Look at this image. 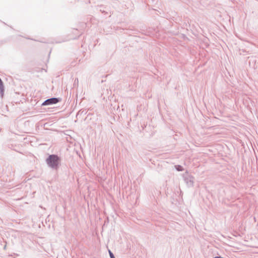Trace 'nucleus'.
Instances as JSON below:
<instances>
[{
	"label": "nucleus",
	"mask_w": 258,
	"mask_h": 258,
	"mask_svg": "<svg viewBox=\"0 0 258 258\" xmlns=\"http://www.w3.org/2000/svg\"><path fill=\"white\" fill-rule=\"evenodd\" d=\"M47 163L51 167L56 168L59 163V158L56 155H50L47 159Z\"/></svg>",
	"instance_id": "f257e3e1"
},
{
	"label": "nucleus",
	"mask_w": 258,
	"mask_h": 258,
	"mask_svg": "<svg viewBox=\"0 0 258 258\" xmlns=\"http://www.w3.org/2000/svg\"><path fill=\"white\" fill-rule=\"evenodd\" d=\"M59 100L56 98H52L48 99L45 101L43 103V105H48L50 104H56L58 102Z\"/></svg>",
	"instance_id": "f03ea898"
},
{
	"label": "nucleus",
	"mask_w": 258,
	"mask_h": 258,
	"mask_svg": "<svg viewBox=\"0 0 258 258\" xmlns=\"http://www.w3.org/2000/svg\"><path fill=\"white\" fill-rule=\"evenodd\" d=\"M0 91L1 93V96L2 97H3L4 93V86L3 85V83L0 84Z\"/></svg>",
	"instance_id": "7ed1b4c3"
},
{
	"label": "nucleus",
	"mask_w": 258,
	"mask_h": 258,
	"mask_svg": "<svg viewBox=\"0 0 258 258\" xmlns=\"http://www.w3.org/2000/svg\"><path fill=\"white\" fill-rule=\"evenodd\" d=\"M109 255L111 258H115L114 256L113 255V253L109 250Z\"/></svg>",
	"instance_id": "20e7f679"
}]
</instances>
